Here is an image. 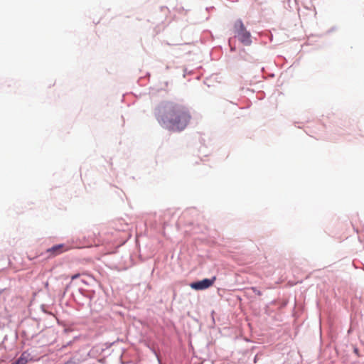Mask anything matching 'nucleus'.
<instances>
[{"mask_svg":"<svg viewBox=\"0 0 364 364\" xmlns=\"http://www.w3.org/2000/svg\"><path fill=\"white\" fill-rule=\"evenodd\" d=\"M156 116L164 128L178 132L184 130L191 120L188 108L173 102L159 106L156 109Z\"/></svg>","mask_w":364,"mask_h":364,"instance_id":"f257e3e1","label":"nucleus"},{"mask_svg":"<svg viewBox=\"0 0 364 364\" xmlns=\"http://www.w3.org/2000/svg\"><path fill=\"white\" fill-rule=\"evenodd\" d=\"M235 36L245 46H250L252 43L251 34L247 31L241 20H237L234 23Z\"/></svg>","mask_w":364,"mask_h":364,"instance_id":"f03ea898","label":"nucleus"},{"mask_svg":"<svg viewBox=\"0 0 364 364\" xmlns=\"http://www.w3.org/2000/svg\"><path fill=\"white\" fill-rule=\"evenodd\" d=\"M215 280L216 277H213L211 279H204L200 281L193 282L190 286L195 290H203L212 287Z\"/></svg>","mask_w":364,"mask_h":364,"instance_id":"7ed1b4c3","label":"nucleus"},{"mask_svg":"<svg viewBox=\"0 0 364 364\" xmlns=\"http://www.w3.org/2000/svg\"><path fill=\"white\" fill-rule=\"evenodd\" d=\"M70 247H67L64 244H60L48 249L46 252L48 254V257H53L70 250Z\"/></svg>","mask_w":364,"mask_h":364,"instance_id":"20e7f679","label":"nucleus"},{"mask_svg":"<svg viewBox=\"0 0 364 364\" xmlns=\"http://www.w3.org/2000/svg\"><path fill=\"white\" fill-rule=\"evenodd\" d=\"M30 354L27 352H23L18 360L14 362L15 364H26L30 360Z\"/></svg>","mask_w":364,"mask_h":364,"instance_id":"39448f33","label":"nucleus"},{"mask_svg":"<svg viewBox=\"0 0 364 364\" xmlns=\"http://www.w3.org/2000/svg\"><path fill=\"white\" fill-rule=\"evenodd\" d=\"M250 289L253 292H255L256 294H257L258 296H261L262 295V292L259 290H258L256 287H252L250 288Z\"/></svg>","mask_w":364,"mask_h":364,"instance_id":"423d86ee","label":"nucleus"},{"mask_svg":"<svg viewBox=\"0 0 364 364\" xmlns=\"http://www.w3.org/2000/svg\"><path fill=\"white\" fill-rule=\"evenodd\" d=\"M80 277V274H75L71 277V279L74 280Z\"/></svg>","mask_w":364,"mask_h":364,"instance_id":"0eeeda50","label":"nucleus"},{"mask_svg":"<svg viewBox=\"0 0 364 364\" xmlns=\"http://www.w3.org/2000/svg\"><path fill=\"white\" fill-rule=\"evenodd\" d=\"M64 364H75V363L73 360H68V361L65 362Z\"/></svg>","mask_w":364,"mask_h":364,"instance_id":"6e6552de","label":"nucleus"},{"mask_svg":"<svg viewBox=\"0 0 364 364\" xmlns=\"http://www.w3.org/2000/svg\"><path fill=\"white\" fill-rule=\"evenodd\" d=\"M11 364H15L14 363H11Z\"/></svg>","mask_w":364,"mask_h":364,"instance_id":"1a4fd4ad","label":"nucleus"}]
</instances>
